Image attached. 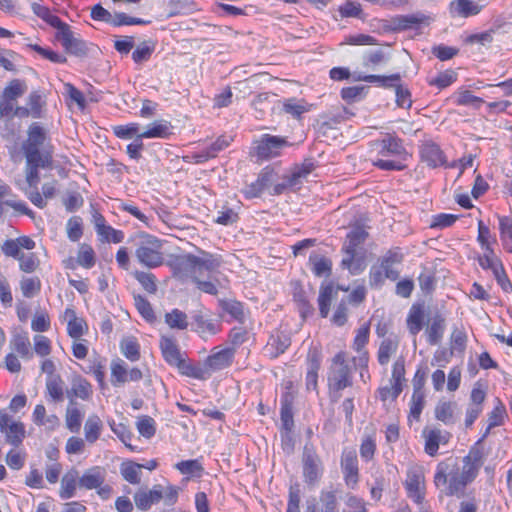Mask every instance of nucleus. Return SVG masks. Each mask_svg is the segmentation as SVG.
Returning a JSON list of instances; mask_svg holds the SVG:
<instances>
[{"instance_id": "nucleus-14", "label": "nucleus", "mask_w": 512, "mask_h": 512, "mask_svg": "<svg viewBox=\"0 0 512 512\" xmlns=\"http://www.w3.org/2000/svg\"><path fill=\"white\" fill-rule=\"evenodd\" d=\"M0 430L6 434V440L12 445H19L25 437V428L21 422L13 421L11 416L0 413Z\"/></svg>"}, {"instance_id": "nucleus-57", "label": "nucleus", "mask_w": 512, "mask_h": 512, "mask_svg": "<svg viewBox=\"0 0 512 512\" xmlns=\"http://www.w3.org/2000/svg\"><path fill=\"white\" fill-rule=\"evenodd\" d=\"M334 289L332 285H327L325 287H321L318 303H319V312L323 318H326L329 314L330 303L332 300Z\"/></svg>"}, {"instance_id": "nucleus-49", "label": "nucleus", "mask_w": 512, "mask_h": 512, "mask_svg": "<svg viewBox=\"0 0 512 512\" xmlns=\"http://www.w3.org/2000/svg\"><path fill=\"white\" fill-rule=\"evenodd\" d=\"M467 335L463 328L455 327L450 337V354H463L466 349Z\"/></svg>"}, {"instance_id": "nucleus-46", "label": "nucleus", "mask_w": 512, "mask_h": 512, "mask_svg": "<svg viewBox=\"0 0 512 512\" xmlns=\"http://www.w3.org/2000/svg\"><path fill=\"white\" fill-rule=\"evenodd\" d=\"M292 404L291 396L289 394L283 395L281 398L280 416L283 428L286 431H291L294 426Z\"/></svg>"}, {"instance_id": "nucleus-48", "label": "nucleus", "mask_w": 512, "mask_h": 512, "mask_svg": "<svg viewBox=\"0 0 512 512\" xmlns=\"http://www.w3.org/2000/svg\"><path fill=\"white\" fill-rule=\"evenodd\" d=\"M11 347L23 359H31L33 356L30 340L26 334L15 335L11 341Z\"/></svg>"}, {"instance_id": "nucleus-41", "label": "nucleus", "mask_w": 512, "mask_h": 512, "mask_svg": "<svg viewBox=\"0 0 512 512\" xmlns=\"http://www.w3.org/2000/svg\"><path fill=\"white\" fill-rule=\"evenodd\" d=\"M75 400L71 399L66 410V426L73 432L77 433L80 430L83 414L75 406Z\"/></svg>"}, {"instance_id": "nucleus-40", "label": "nucleus", "mask_w": 512, "mask_h": 512, "mask_svg": "<svg viewBox=\"0 0 512 512\" xmlns=\"http://www.w3.org/2000/svg\"><path fill=\"white\" fill-rule=\"evenodd\" d=\"M120 473L124 480L130 484H139L141 482V466L134 461L121 463Z\"/></svg>"}, {"instance_id": "nucleus-35", "label": "nucleus", "mask_w": 512, "mask_h": 512, "mask_svg": "<svg viewBox=\"0 0 512 512\" xmlns=\"http://www.w3.org/2000/svg\"><path fill=\"white\" fill-rule=\"evenodd\" d=\"M102 429L101 419L97 415H90L84 425L85 440L90 444L95 443L99 439Z\"/></svg>"}, {"instance_id": "nucleus-6", "label": "nucleus", "mask_w": 512, "mask_h": 512, "mask_svg": "<svg viewBox=\"0 0 512 512\" xmlns=\"http://www.w3.org/2000/svg\"><path fill=\"white\" fill-rule=\"evenodd\" d=\"M400 79V74H392L389 76L358 75L357 77H355V80L357 81L377 83L382 87L395 86L397 105L402 108H410L412 105L411 94L407 88L399 84Z\"/></svg>"}, {"instance_id": "nucleus-39", "label": "nucleus", "mask_w": 512, "mask_h": 512, "mask_svg": "<svg viewBox=\"0 0 512 512\" xmlns=\"http://www.w3.org/2000/svg\"><path fill=\"white\" fill-rule=\"evenodd\" d=\"M368 233L362 227H355L347 234V241L343 246L345 253H356L359 245L364 243Z\"/></svg>"}, {"instance_id": "nucleus-19", "label": "nucleus", "mask_w": 512, "mask_h": 512, "mask_svg": "<svg viewBox=\"0 0 512 512\" xmlns=\"http://www.w3.org/2000/svg\"><path fill=\"white\" fill-rule=\"evenodd\" d=\"M429 17L422 13L408 14V15H396L392 17L390 22V28L394 31H401L407 29L417 28L419 25L426 23Z\"/></svg>"}, {"instance_id": "nucleus-4", "label": "nucleus", "mask_w": 512, "mask_h": 512, "mask_svg": "<svg viewBox=\"0 0 512 512\" xmlns=\"http://www.w3.org/2000/svg\"><path fill=\"white\" fill-rule=\"evenodd\" d=\"M163 244L155 236L145 234L140 237L135 256L139 263L147 268H156L163 264Z\"/></svg>"}, {"instance_id": "nucleus-13", "label": "nucleus", "mask_w": 512, "mask_h": 512, "mask_svg": "<svg viewBox=\"0 0 512 512\" xmlns=\"http://www.w3.org/2000/svg\"><path fill=\"white\" fill-rule=\"evenodd\" d=\"M57 39L61 42L67 52L79 57L87 54L86 43L74 36V33L70 30L68 24H65L57 32Z\"/></svg>"}, {"instance_id": "nucleus-29", "label": "nucleus", "mask_w": 512, "mask_h": 512, "mask_svg": "<svg viewBox=\"0 0 512 512\" xmlns=\"http://www.w3.org/2000/svg\"><path fill=\"white\" fill-rule=\"evenodd\" d=\"M290 344V338L287 335H272L265 347V351L271 358H276L280 354H283Z\"/></svg>"}, {"instance_id": "nucleus-62", "label": "nucleus", "mask_w": 512, "mask_h": 512, "mask_svg": "<svg viewBox=\"0 0 512 512\" xmlns=\"http://www.w3.org/2000/svg\"><path fill=\"white\" fill-rule=\"evenodd\" d=\"M269 181L268 174H260L255 182L250 184L245 190L244 194L247 198H255L258 197L267 186Z\"/></svg>"}, {"instance_id": "nucleus-44", "label": "nucleus", "mask_w": 512, "mask_h": 512, "mask_svg": "<svg viewBox=\"0 0 512 512\" xmlns=\"http://www.w3.org/2000/svg\"><path fill=\"white\" fill-rule=\"evenodd\" d=\"M196 331L201 335H215L220 329V324L212 319L205 318L202 314L193 317Z\"/></svg>"}, {"instance_id": "nucleus-21", "label": "nucleus", "mask_w": 512, "mask_h": 512, "mask_svg": "<svg viewBox=\"0 0 512 512\" xmlns=\"http://www.w3.org/2000/svg\"><path fill=\"white\" fill-rule=\"evenodd\" d=\"M420 154L422 161L431 168H436L446 163L443 151L434 142H425L421 146Z\"/></svg>"}, {"instance_id": "nucleus-34", "label": "nucleus", "mask_w": 512, "mask_h": 512, "mask_svg": "<svg viewBox=\"0 0 512 512\" xmlns=\"http://www.w3.org/2000/svg\"><path fill=\"white\" fill-rule=\"evenodd\" d=\"M425 317L424 307L422 305H413L407 317V327L412 335H417L423 328Z\"/></svg>"}, {"instance_id": "nucleus-36", "label": "nucleus", "mask_w": 512, "mask_h": 512, "mask_svg": "<svg viewBox=\"0 0 512 512\" xmlns=\"http://www.w3.org/2000/svg\"><path fill=\"white\" fill-rule=\"evenodd\" d=\"M338 488L325 489L320 492L321 512H338Z\"/></svg>"}, {"instance_id": "nucleus-42", "label": "nucleus", "mask_w": 512, "mask_h": 512, "mask_svg": "<svg viewBox=\"0 0 512 512\" xmlns=\"http://www.w3.org/2000/svg\"><path fill=\"white\" fill-rule=\"evenodd\" d=\"M176 367L179 369L181 374L188 377L199 380H206L210 377V373L206 367H200L191 363H187L184 359H182L180 364H177Z\"/></svg>"}, {"instance_id": "nucleus-22", "label": "nucleus", "mask_w": 512, "mask_h": 512, "mask_svg": "<svg viewBox=\"0 0 512 512\" xmlns=\"http://www.w3.org/2000/svg\"><path fill=\"white\" fill-rule=\"evenodd\" d=\"M403 261V254L400 248H393L387 251V253L381 258L380 265L382 266L385 277L390 280H396L399 277V271L395 268V265L400 264Z\"/></svg>"}, {"instance_id": "nucleus-50", "label": "nucleus", "mask_w": 512, "mask_h": 512, "mask_svg": "<svg viewBox=\"0 0 512 512\" xmlns=\"http://www.w3.org/2000/svg\"><path fill=\"white\" fill-rule=\"evenodd\" d=\"M165 322L171 329L185 330L188 327V317L186 313L179 309H173L166 313Z\"/></svg>"}, {"instance_id": "nucleus-26", "label": "nucleus", "mask_w": 512, "mask_h": 512, "mask_svg": "<svg viewBox=\"0 0 512 512\" xmlns=\"http://www.w3.org/2000/svg\"><path fill=\"white\" fill-rule=\"evenodd\" d=\"M93 394L92 385L83 377H74L71 389L67 391V396L71 400L79 398L81 400H89Z\"/></svg>"}, {"instance_id": "nucleus-11", "label": "nucleus", "mask_w": 512, "mask_h": 512, "mask_svg": "<svg viewBox=\"0 0 512 512\" xmlns=\"http://www.w3.org/2000/svg\"><path fill=\"white\" fill-rule=\"evenodd\" d=\"M376 145L378 146L379 157L407 160L409 156L402 140L396 136L388 134L383 139L378 140Z\"/></svg>"}, {"instance_id": "nucleus-43", "label": "nucleus", "mask_w": 512, "mask_h": 512, "mask_svg": "<svg viewBox=\"0 0 512 512\" xmlns=\"http://www.w3.org/2000/svg\"><path fill=\"white\" fill-rule=\"evenodd\" d=\"M451 10L462 17L477 15L481 11V6L472 0H455L451 3Z\"/></svg>"}, {"instance_id": "nucleus-38", "label": "nucleus", "mask_w": 512, "mask_h": 512, "mask_svg": "<svg viewBox=\"0 0 512 512\" xmlns=\"http://www.w3.org/2000/svg\"><path fill=\"white\" fill-rule=\"evenodd\" d=\"M506 415V409L501 402L488 414V426L486 427L479 442L484 441L490 434L491 430L503 424L504 417Z\"/></svg>"}, {"instance_id": "nucleus-51", "label": "nucleus", "mask_w": 512, "mask_h": 512, "mask_svg": "<svg viewBox=\"0 0 512 512\" xmlns=\"http://www.w3.org/2000/svg\"><path fill=\"white\" fill-rule=\"evenodd\" d=\"M425 404V395L423 390H420V387H416L414 389L412 398H411V406H410V415L409 420L414 419L415 421H419L420 415L424 408Z\"/></svg>"}, {"instance_id": "nucleus-23", "label": "nucleus", "mask_w": 512, "mask_h": 512, "mask_svg": "<svg viewBox=\"0 0 512 512\" xmlns=\"http://www.w3.org/2000/svg\"><path fill=\"white\" fill-rule=\"evenodd\" d=\"M282 112L292 116L295 119H300L303 114L312 109V104L308 103L305 99H298L295 97L287 98L279 101Z\"/></svg>"}, {"instance_id": "nucleus-54", "label": "nucleus", "mask_w": 512, "mask_h": 512, "mask_svg": "<svg viewBox=\"0 0 512 512\" xmlns=\"http://www.w3.org/2000/svg\"><path fill=\"white\" fill-rule=\"evenodd\" d=\"M20 289L24 297L33 298L41 290V281L37 276L23 277L20 280Z\"/></svg>"}, {"instance_id": "nucleus-20", "label": "nucleus", "mask_w": 512, "mask_h": 512, "mask_svg": "<svg viewBox=\"0 0 512 512\" xmlns=\"http://www.w3.org/2000/svg\"><path fill=\"white\" fill-rule=\"evenodd\" d=\"M235 350L233 348H224L213 352L205 361V367L209 373L222 370L228 367L234 358Z\"/></svg>"}, {"instance_id": "nucleus-56", "label": "nucleus", "mask_w": 512, "mask_h": 512, "mask_svg": "<svg viewBox=\"0 0 512 512\" xmlns=\"http://www.w3.org/2000/svg\"><path fill=\"white\" fill-rule=\"evenodd\" d=\"M121 352L130 361H137L140 358V347L133 337L124 338L120 343Z\"/></svg>"}, {"instance_id": "nucleus-63", "label": "nucleus", "mask_w": 512, "mask_h": 512, "mask_svg": "<svg viewBox=\"0 0 512 512\" xmlns=\"http://www.w3.org/2000/svg\"><path fill=\"white\" fill-rule=\"evenodd\" d=\"M155 45L149 42L141 43L132 53V59L136 63L148 61L154 52Z\"/></svg>"}, {"instance_id": "nucleus-60", "label": "nucleus", "mask_w": 512, "mask_h": 512, "mask_svg": "<svg viewBox=\"0 0 512 512\" xmlns=\"http://www.w3.org/2000/svg\"><path fill=\"white\" fill-rule=\"evenodd\" d=\"M17 260L19 261L20 270L25 273L35 272L40 265L35 253H22Z\"/></svg>"}, {"instance_id": "nucleus-15", "label": "nucleus", "mask_w": 512, "mask_h": 512, "mask_svg": "<svg viewBox=\"0 0 512 512\" xmlns=\"http://www.w3.org/2000/svg\"><path fill=\"white\" fill-rule=\"evenodd\" d=\"M25 178L31 189H36L40 182L39 169L52 168L53 158L44 156L43 158H25Z\"/></svg>"}, {"instance_id": "nucleus-52", "label": "nucleus", "mask_w": 512, "mask_h": 512, "mask_svg": "<svg viewBox=\"0 0 512 512\" xmlns=\"http://www.w3.org/2000/svg\"><path fill=\"white\" fill-rule=\"evenodd\" d=\"M341 266L348 269L351 274L358 275L364 271L366 264L362 257H356V253H346L341 261Z\"/></svg>"}, {"instance_id": "nucleus-5", "label": "nucleus", "mask_w": 512, "mask_h": 512, "mask_svg": "<svg viewBox=\"0 0 512 512\" xmlns=\"http://www.w3.org/2000/svg\"><path fill=\"white\" fill-rule=\"evenodd\" d=\"M47 136L44 129L38 124H32L28 129L27 140L22 145L25 158H53L51 146H46Z\"/></svg>"}, {"instance_id": "nucleus-64", "label": "nucleus", "mask_w": 512, "mask_h": 512, "mask_svg": "<svg viewBox=\"0 0 512 512\" xmlns=\"http://www.w3.org/2000/svg\"><path fill=\"white\" fill-rule=\"evenodd\" d=\"M66 230L68 238L73 242H77L83 235L81 218L78 216L70 218L67 221Z\"/></svg>"}, {"instance_id": "nucleus-53", "label": "nucleus", "mask_w": 512, "mask_h": 512, "mask_svg": "<svg viewBox=\"0 0 512 512\" xmlns=\"http://www.w3.org/2000/svg\"><path fill=\"white\" fill-rule=\"evenodd\" d=\"M405 381V360L403 357L398 358L392 369L391 383L395 384V394L402 392V384Z\"/></svg>"}, {"instance_id": "nucleus-16", "label": "nucleus", "mask_w": 512, "mask_h": 512, "mask_svg": "<svg viewBox=\"0 0 512 512\" xmlns=\"http://www.w3.org/2000/svg\"><path fill=\"white\" fill-rule=\"evenodd\" d=\"M173 270L175 277L185 279L191 277L193 280L195 277V255L186 254L177 256L169 263Z\"/></svg>"}, {"instance_id": "nucleus-3", "label": "nucleus", "mask_w": 512, "mask_h": 512, "mask_svg": "<svg viewBox=\"0 0 512 512\" xmlns=\"http://www.w3.org/2000/svg\"><path fill=\"white\" fill-rule=\"evenodd\" d=\"M179 487L168 484L154 485L151 489L141 487L134 494V502L136 507L141 511L149 510L152 505L158 504L162 499L168 506L174 505L178 500Z\"/></svg>"}, {"instance_id": "nucleus-8", "label": "nucleus", "mask_w": 512, "mask_h": 512, "mask_svg": "<svg viewBox=\"0 0 512 512\" xmlns=\"http://www.w3.org/2000/svg\"><path fill=\"white\" fill-rule=\"evenodd\" d=\"M408 497L415 503L422 504L425 495V477L420 467H411L404 482Z\"/></svg>"}, {"instance_id": "nucleus-9", "label": "nucleus", "mask_w": 512, "mask_h": 512, "mask_svg": "<svg viewBox=\"0 0 512 512\" xmlns=\"http://www.w3.org/2000/svg\"><path fill=\"white\" fill-rule=\"evenodd\" d=\"M288 146L286 138L264 134L256 142V154L261 159H270L280 155L281 150Z\"/></svg>"}, {"instance_id": "nucleus-27", "label": "nucleus", "mask_w": 512, "mask_h": 512, "mask_svg": "<svg viewBox=\"0 0 512 512\" xmlns=\"http://www.w3.org/2000/svg\"><path fill=\"white\" fill-rule=\"evenodd\" d=\"M445 329H446L445 318L440 314H436L435 316H433L430 324L426 328L428 343L430 345L439 344L444 336Z\"/></svg>"}, {"instance_id": "nucleus-47", "label": "nucleus", "mask_w": 512, "mask_h": 512, "mask_svg": "<svg viewBox=\"0 0 512 512\" xmlns=\"http://www.w3.org/2000/svg\"><path fill=\"white\" fill-rule=\"evenodd\" d=\"M398 341L392 338L384 339L379 346L377 358L380 365H386L391 356L396 353Z\"/></svg>"}, {"instance_id": "nucleus-28", "label": "nucleus", "mask_w": 512, "mask_h": 512, "mask_svg": "<svg viewBox=\"0 0 512 512\" xmlns=\"http://www.w3.org/2000/svg\"><path fill=\"white\" fill-rule=\"evenodd\" d=\"M77 484H79V472L76 469L66 472L61 479L60 498L67 500L74 497Z\"/></svg>"}, {"instance_id": "nucleus-45", "label": "nucleus", "mask_w": 512, "mask_h": 512, "mask_svg": "<svg viewBox=\"0 0 512 512\" xmlns=\"http://www.w3.org/2000/svg\"><path fill=\"white\" fill-rule=\"evenodd\" d=\"M499 231L504 249L512 253V218L507 216L499 217Z\"/></svg>"}, {"instance_id": "nucleus-55", "label": "nucleus", "mask_w": 512, "mask_h": 512, "mask_svg": "<svg viewBox=\"0 0 512 512\" xmlns=\"http://www.w3.org/2000/svg\"><path fill=\"white\" fill-rule=\"evenodd\" d=\"M26 90L27 86L23 81L14 79L10 81L9 84L4 88L1 97L15 102L26 92Z\"/></svg>"}, {"instance_id": "nucleus-7", "label": "nucleus", "mask_w": 512, "mask_h": 512, "mask_svg": "<svg viewBox=\"0 0 512 512\" xmlns=\"http://www.w3.org/2000/svg\"><path fill=\"white\" fill-rule=\"evenodd\" d=\"M302 467L304 482L308 486L314 487L322 478L324 468L320 457L312 448L305 447Z\"/></svg>"}, {"instance_id": "nucleus-2", "label": "nucleus", "mask_w": 512, "mask_h": 512, "mask_svg": "<svg viewBox=\"0 0 512 512\" xmlns=\"http://www.w3.org/2000/svg\"><path fill=\"white\" fill-rule=\"evenodd\" d=\"M328 390L332 402H337L341 391L353 384L352 371L346 362L344 352H338L332 359L328 372Z\"/></svg>"}, {"instance_id": "nucleus-18", "label": "nucleus", "mask_w": 512, "mask_h": 512, "mask_svg": "<svg viewBox=\"0 0 512 512\" xmlns=\"http://www.w3.org/2000/svg\"><path fill=\"white\" fill-rule=\"evenodd\" d=\"M199 256L195 255V277L210 274L218 270L221 258L218 255L201 250Z\"/></svg>"}, {"instance_id": "nucleus-37", "label": "nucleus", "mask_w": 512, "mask_h": 512, "mask_svg": "<svg viewBox=\"0 0 512 512\" xmlns=\"http://www.w3.org/2000/svg\"><path fill=\"white\" fill-rule=\"evenodd\" d=\"M457 403L453 401L439 402L435 407V418L446 425L454 423Z\"/></svg>"}, {"instance_id": "nucleus-30", "label": "nucleus", "mask_w": 512, "mask_h": 512, "mask_svg": "<svg viewBox=\"0 0 512 512\" xmlns=\"http://www.w3.org/2000/svg\"><path fill=\"white\" fill-rule=\"evenodd\" d=\"M311 270L317 277H329L332 271V261L317 253H312L309 257Z\"/></svg>"}, {"instance_id": "nucleus-12", "label": "nucleus", "mask_w": 512, "mask_h": 512, "mask_svg": "<svg viewBox=\"0 0 512 512\" xmlns=\"http://www.w3.org/2000/svg\"><path fill=\"white\" fill-rule=\"evenodd\" d=\"M341 469L347 486L355 487L359 481L358 459L356 451L344 449L341 455Z\"/></svg>"}, {"instance_id": "nucleus-33", "label": "nucleus", "mask_w": 512, "mask_h": 512, "mask_svg": "<svg viewBox=\"0 0 512 512\" xmlns=\"http://www.w3.org/2000/svg\"><path fill=\"white\" fill-rule=\"evenodd\" d=\"M46 393L52 402L58 403L64 400V382L60 375L47 377Z\"/></svg>"}, {"instance_id": "nucleus-17", "label": "nucleus", "mask_w": 512, "mask_h": 512, "mask_svg": "<svg viewBox=\"0 0 512 512\" xmlns=\"http://www.w3.org/2000/svg\"><path fill=\"white\" fill-rule=\"evenodd\" d=\"M450 433L440 429H424L425 438L424 450L429 456H435L438 453L440 444H447L450 439Z\"/></svg>"}, {"instance_id": "nucleus-24", "label": "nucleus", "mask_w": 512, "mask_h": 512, "mask_svg": "<svg viewBox=\"0 0 512 512\" xmlns=\"http://www.w3.org/2000/svg\"><path fill=\"white\" fill-rule=\"evenodd\" d=\"M162 355L165 361L172 365L176 366L180 364L182 360L180 349L176 343V340L172 337L162 336L159 343Z\"/></svg>"}, {"instance_id": "nucleus-32", "label": "nucleus", "mask_w": 512, "mask_h": 512, "mask_svg": "<svg viewBox=\"0 0 512 512\" xmlns=\"http://www.w3.org/2000/svg\"><path fill=\"white\" fill-rule=\"evenodd\" d=\"M479 440L473 446L468 455L463 458V465L469 469L475 476H477L480 467L483 465L484 453L482 448L479 447Z\"/></svg>"}, {"instance_id": "nucleus-10", "label": "nucleus", "mask_w": 512, "mask_h": 512, "mask_svg": "<svg viewBox=\"0 0 512 512\" xmlns=\"http://www.w3.org/2000/svg\"><path fill=\"white\" fill-rule=\"evenodd\" d=\"M143 377L142 372L138 368L128 370L126 363L117 359L111 363V384L114 387L123 386L130 381H139Z\"/></svg>"}, {"instance_id": "nucleus-31", "label": "nucleus", "mask_w": 512, "mask_h": 512, "mask_svg": "<svg viewBox=\"0 0 512 512\" xmlns=\"http://www.w3.org/2000/svg\"><path fill=\"white\" fill-rule=\"evenodd\" d=\"M170 135V123L164 120H160L151 123L145 131L141 132V134L138 135V138H167Z\"/></svg>"}, {"instance_id": "nucleus-58", "label": "nucleus", "mask_w": 512, "mask_h": 512, "mask_svg": "<svg viewBox=\"0 0 512 512\" xmlns=\"http://www.w3.org/2000/svg\"><path fill=\"white\" fill-rule=\"evenodd\" d=\"M77 262L84 268H91L95 265V253L88 244H81L77 254Z\"/></svg>"}, {"instance_id": "nucleus-61", "label": "nucleus", "mask_w": 512, "mask_h": 512, "mask_svg": "<svg viewBox=\"0 0 512 512\" xmlns=\"http://www.w3.org/2000/svg\"><path fill=\"white\" fill-rule=\"evenodd\" d=\"M134 278L141 284V286L150 294L157 291L156 277L152 273L135 271Z\"/></svg>"}, {"instance_id": "nucleus-25", "label": "nucleus", "mask_w": 512, "mask_h": 512, "mask_svg": "<svg viewBox=\"0 0 512 512\" xmlns=\"http://www.w3.org/2000/svg\"><path fill=\"white\" fill-rule=\"evenodd\" d=\"M105 481V471L101 467H92L79 477V486L85 489H97Z\"/></svg>"}, {"instance_id": "nucleus-1", "label": "nucleus", "mask_w": 512, "mask_h": 512, "mask_svg": "<svg viewBox=\"0 0 512 512\" xmlns=\"http://www.w3.org/2000/svg\"><path fill=\"white\" fill-rule=\"evenodd\" d=\"M476 476L464 465L460 467L453 458H448L436 467L434 475V484L447 496H461L466 486L472 482Z\"/></svg>"}, {"instance_id": "nucleus-59", "label": "nucleus", "mask_w": 512, "mask_h": 512, "mask_svg": "<svg viewBox=\"0 0 512 512\" xmlns=\"http://www.w3.org/2000/svg\"><path fill=\"white\" fill-rule=\"evenodd\" d=\"M406 160H401L397 158H385L379 157L378 159L373 161V165L381 170L387 171H401L406 168L404 164Z\"/></svg>"}]
</instances>
